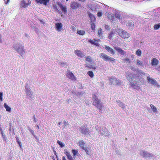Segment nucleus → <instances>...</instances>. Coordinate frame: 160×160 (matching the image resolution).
I'll use <instances>...</instances> for the list:
<instances>
[{
    "mask_svg": "<svg viewBox=\"0 0 160 160\" xmlns=\"http://www.w3.org/2000/svg\"><path fill=\"white\" fill-rule=\"evenodd\" d=\"M146 74L142 71L140 70L137 72L136 76L135 77L136 82L134 83L132 80L133 77L131 73H128L126 76V78L130 82V85L132 88L137 90H141L140 85H144L145 82L142 78L143 75Z\"/></svg>",
    "mask_w": 160,
    "mask_h": 160,
    "instance_id": "obj_1",
    "label": "nucleus"
},
{
    "mask_svg": "<svg viewBox=\"0 0 160 160\" xmlns=\"http://www.w3.org/2000/svg\"><path fill=\"white\" fill-rule=\"evenodd\" d=\"M92 99L93 100L92 105L95 106L98 109H99L100 112H102L103 106L101 100L98 98L97 96L95 95H94V96L93 97Z\"/></svg>",
    "mask_w": 160,
    "mask_h": 160,
    "instance_id": "obj_2",
    "label": "nucleus"
},
{
    "mask_svg": "<svg viewBox=\"0 0 160 160\" xmlns=\"http://www.w3.org/2000/svg\"><path fill=\"white\" fill-rule=\"evenodd\" d=\"M13 48L21 55L23 54L25 52L24 46L20 43H17L13 45Z\"/></svg>",
    "mask_w": 160,
    "mask_h": 160,
    "instance_id": "obj_3",
    "label": "nucleus"
},
{
    "mask_svg": "<svg viewBox=\"0 0 160 160\" xmlns=\"http://www.w3.org/2000/svg\"><path fill=\"white\" fill-rule=\"evenodd\" d=\"M117 31L118 33V35L124 39H127L129 37L128 33L124 31L122 29H117Z\"/></svg>",
    "mask_w": 160,
    "mask_h": 160,
    "instance_id": "obj_4",
    "label": "nucleus"
},
{
    "mask_svg": "<svg viewBox=\"0 0 160 160\" xmlns=\"http://www.w3.org/2000/svg\"><path fill=\"white\" fill-rule=\"evenodd\" d=\"M100 57L103 59L105 61H109L111 62H114L115 60L114 58L108 56L103 53H101Z\"/></svg>",
    "mask_w": 160,
    "mask_h": 160,
    "instance_id": "obj_5",
    "label": "nucleus"
},
{
    "mask_svg": "<svg viewBox=\"0 0 160 160\" xmlns=\"http://www.w3.org/2000/svg\"><path fill=\"white\" fill-rule=\"evenodd\" d=\"M109 80L110 83L111 84H116L119 86L122 83V82L120 80L113 77L110 78Z\"/></svg>",
    "mask_w": 160,
    "mask_h": 160,
    "instance_id": "obj_6",
    "label": "nucleus"
},
{
    "mask_svg": "<svg viewBox=\"0 0 160 160\" xmlns=\"http://www.w3.org/2000/svg\"><path fill=\"white\" fill-rule=\"evenodd\" d=\"M80 131L82 134L88 135L90 133L88 128L85 125H82L80 127Z\"/></svg>",
    "mask_w": 160,
    "mask_h": 160,
    "instance_id": "obj_7",
    "label": "nucleus"
},
{
    "mask_svg": "<svg viewBox=\"0 0 160 160\" xmlns=\"http://www.w3.org/2000/svg\"><path fill=\"white\" fill-rule=\"evenodd\" d=\"M66 76L68 78L72 80L75 81L77 79L76 77L74 75L73 73L69 71H67Z\"/></svg>",
    "mask_w": 160,
    "mask_h": 160,
    "instance_id": "obj_8",
    "label": "nucleus"
},
{
    "mask_svg": "<svg viewBox=\"0 0 160 160\" xmlns=\"http://www.w3.org/2000/svg\"><path fill=\"white\" fill-rule=\"evenodd\" d=\"M31 4V2L30 0H28V3H26L24 0H22L21 1L20 4L21 7L24 8H26L28 6L30 5Z\"/></svg>",
    "mask_w": 160,
    "mask_h": 160,
    "instance_id": "obj_9",
    "label": "nucleus"
},
{
    "mask_svg": "<svg viewBox=\"0 0 160 160\" xmlns=\"http://www.w3.org/2000/svg\"><path fill=\"white\" fill-rule=\"evenodd\" d=\"M88 42L91 44L95 45L97 46H99V44L98 42H100L101 40L99 39H94V41L91 39H89L88 40Z\"/></svg>",
    "mask_w": 160,
    "mask_h": 160,
    "instance_id": "obj_10",
    "label": "nucleus"
},
{
    "mask_svg": "<svg viewBox=\"0 0 160 160\" xmlns=\"http://www.w3.org/2000/svg\"><path fill=\"white\" fill-rule=\"evenodd\" d=\"M80 5V4L77 2H72L70 3V7L72 9H76L78 8Z\"/></svg>",
    "mask_w": 160,
    "mask_h": 160,
    "instance_id": "obj_11",
    "label": "nucleus"
},
{
    "mask_svg": "<svg viewBox=\"0 0 160 160\" xmlns=\"http://www.w3.org/2000/svg\"><path fill=\"white\" fill-rule=\"evenodd\" d=\"M62 27V25L60 22H57L55 24V29L58 32L61 31Z\"/></svg>",
    "mask_w": 160,
    "mask_h": 160,
    "instance_id": "obj_12",
    "label": "nucleus"
},
{
    "mask_svg": "<svg viewBox=\"0 0 160 160\" xmlns=\"http://www.w3.org/2000/svg\"><path fill=\"white\" fill-rule=\"evenodd\" d=\"M57 4L60 7L62 12L64 13H65L67 12V8L66 6H64L63 5L59 2H58Z\"/></svg>",
    "mask_w": 160,
    "mask_h": 160,
    "instance_id": "obj_13",
    "label": "nucleus"
},
{
    "mask_svg": "<svg viewBox=\"0 0 160 160\" xmlns=\"http://www.w3.org/2000/svg\"><path fill=\"white\" fill-rule=\"evenodd\" d=\"M147 79L148 82H150L151 84L154 85H157L158 84L157 82L152 78H150L149 77H147Z\"/></svg>",
    "mask_w": 160,
    "mask_h": 160,
    "instance_id": "obj_14",
    "label": "nucleus"
},
{
    "mask_svg": "<svg viewBox=\"0 0 160 160\" xmlns=\"http://www.w3.org/2000/svg\"><path fill=\"white\" fill-rule=\"evenodd\" d=\"M75 53L80 58H83L84 56V54L80 50H75Z\"/></svg>",
    "mask_w": 160,
    "mask_h": 160,
    "instance_id": "obj_15",
    "label": "nucleus"
},
{
    "mask_svg": "<svg viewBox=\"0 0 160 160\" xmlns=\"http://www.w3.org/2000/svg\"><path fill=\"white\" fill-rule=\"evenodd\" d=\"M78 144V145L83 149H84L86 148V147H84L85 143L83 140H81L79 141Z\"/></svg>",
    "mask_w": 160,
    "mask_h": 160,
    "instance_id": "obj_16",
    "label": "nucleus"
},
{
    "mask_svg": "<svg viewBox=\"0 0 160 160\" xmlns=\"http://www.w3.org/2000/svg\"><path fill=\"white\" fill-rule=\"evenodd\" d=\"M115 49L117 50L118 52L120 53L122 55H124L125 54V52L123 50L118 47H115Z\"/></svg>",
    "mask_w": 160,
    "mask_h": 160,
    "instance_id": "obj_17",
    "label": "nucleus"
},
{
    "mask_svg": "<svg viewBox=\"0 0 160 160\" xmlns=\"http://www.w3.org/2000/svg\"><path fill=\"white\" fill-rule=\"evenodd\" d=\"M98 36L101 39L103 38V32L101 28H99L98 29Z\"/></svg>",
    "mask_w": 160,
    "mask_h": 160,
    "instance_id": "obj_18",
    "label": "nucleus"
},
{
    "mask_svg": "<svg viewBox=\"0 0 160 160\" xmlns=\"http://www.w3.org/2000/svg\"><path fill=\"white\" fill-rule=\"evenodd\" d=\"M105 48L108 52L114 54V51L113 49L108 46H106Z\"/></svg>",
    "mask_w": 160,
    "mask_h": 160,
    "instance_id": "obj_19",
    "label": "nucleus"
},
{
    "mask_svg": "<svg viewBox=\"0 0 160 160\" xmlns=\"http://www.w3.org/2000/svg\"><path fill=\"white\" fill-rule=\"evenodd\" d=\"M107 16L108 18L109 19L113 21L114 20V17L112 16V14L110 12H107Z\"/></svg>",
    "mask_w": 160,
    "mask_h": 160,
    "instance_id": "obj_20",
    "label": "nucleus"
},
{
    "mask_svg": "<svg viewBox=\"0 0 160 160\" xmlns=\"http://www.w3.org/2000/svg\"><path fill=\"white\" fill-rule=\"evenodd\" d=\"M152 64L153 66L157 65L158 63V61L155 58H153L152 60Z\"/></svg>",
    "mask_w": 160,
    "mask_h": 160,
    "instance_id": "obj_21",
    "label": "nucleus"
},
{
    "mask_svg": "<svg viewBox=\"0 0 160 160\" xmlns=\"http://www.w3.org/2000/svg\"><path fill=\"white\" fill-rule=\"evenodd\" d=\"M114 16L117 19H121V14L118 12H116L114 13Z\"/></svg>",
    "mask_w": 160,
    "mask_h": 160,
    "instance_id": "obj_22",
    "label": "nucleus"
},
{
    "mask_svg": "<svg viewBox=\"0 0 160 160\" xmlns=\"http://www.w3.org/2000/svg\"><path fill=\"white\" fill-rule=\"evenodd\" d=\"M72 152L73 154V157L74 158H75L76 156H78V151L74 149H72Z\"/></svg>",
    "mask_w": 160,
    "mask_h": 160,
    "instance_id": "obj_23",
    "label": "nucleus"
},
{
    "mask_svg": "<svg viewBox=\"0 0 160 160\" xmlns=\"http://www.w3.org/2000/svg\"><path fill=\"white\" fill-rule=\"evenodd\" d=\"M83 150H85V151L86 153L88 155H90L91 154V150L89 148H88V147H86V148H84V149H83Z\"/></svg>",
    "mask_w": 160,
    "mask_h": 160,
    "instance_id": "obj_24",
    "label": "nucleus"
},
{
    "mask_svg": "<svg viewBox=\"0 0 160 160\" xmlns=\"http://www.w3.org/2000/svg\"><path fill=\"white\" fill-rule=\"evenodd\" d=\"M128 28L130 30H132L133 29V27L134 26V25L133 23L131 22H129L128 23Z\"/></svg>",
    "mask_w": 160,
    "mask_h": 160,
    "instance_id": "obj_25",
    "label": "nucleus"
},
{
    "mask_svg": "<svg viewBox=\"0 0 160 160\" xmlns=\"http://www.w3.org/2000/svg\"><path fill=\"white\" fill-rule=\"evenodd\" d=\"M151 108H152L153 112L154 113H156L158 112V111L156 108L152 104H151L150 105Z\"/></svg>",
    "mask_w": 160,
    "mask_h": 160,
    "instance_id": "obj_26",
    "label": "nucleus"
},
{
    "mask_svg": "<svg viewBox=\"0 0 160 160\" xmlns=\"http://www.w3.org/2000/svg\"><path fill=\"white\" fill-rule=\"evenodd\" d=\"M4 107L6 108V110L7 112H11V108L8 106L6 103H5L4 105Z\"/></svg>",
    "mask_w": 160,
    "mask_h": 160,
    "instance_id": "obj_27",
    "label": "nucleus"
},
{
    "mask_svg": "<svg viewBox=\"0 0 160 160\" xmlns=\"http://www.w3.org/2000/svg\"><path fill=\"white\" fill-rule=\"evenodd\" d=\"M151 154L149 153L148 152H145V151H143L142 155L143 157H150Z\"/></svg>",
    "mask_w": 160,
    "mask_h": 160,
    "instance_id": "obj_28",
    "label": "nucleus"
},
{
    "mask_svg": "<svg viewBox=\"0 0 160 160\" xmlns=\"http://www.w3.org/2000/svg\"><path fill=\"white\" fill-rule=\"evenodd\" d=\"M77 34L79 35H83L85 34V32L83 30H78L77 32Z\"/></svg>",
    "mask_w": 160,
    "mask_h": 160,
    "instance_id": "obj_29",
    "label": "nucleus"
},
{
    "mask_svg": "<svg viewBox=\"0 0 160 160\" xmlns=\"http://www.w3.org/2000/svg\"><path fill=\"white\" fill-rule=\"evenodd\" d=\"M88 15L89 17L91 18V20L92 21H94L95 20V17L91 13L89 12Z\"/></svg>",
    "mask_w": 160,
    "mask_h": 160,
    "instance_id": "obj_30",
    "label": "nucleus"
},
{
    "mask_svg": "<svg viewBox=\"0 0 160 160\" xmlns=\"http://www.w3.org/2000/svg\"><path fill=\"white\" fill-rule=\"evenodd\" d=\"M136 53L138 56H141L142 54L141 50L139 49H138L136 52Z\"/></svg>",
    "mask_w": 160,
    "mask_h": 160,
    "instance_id": "obj_31",
    "label": "nucleus"
},
{
    "mask_svg": "<svg viewBox=\"0 0 160 160\" xmlns=\"http://www.w3.org/2000/svg\"><path fill=\"white\" fill-rule=\"evenodd\" d=\"M88 74L89 76L91 78H93L94 76L93 73L92 71H89L88 72Z\"/></svg>",
    "mask_w": 160,
    "mask_h": 160,
    "instance_id": "obj_32",
    "label": "nucleus"
},
{
    "mask_svg": "<svg viewBox=\"0 0 160 160\" xmlns=\"http://www.w3.org/2000/svg\"><path fill=\"white\" fill-rule=\"evenodd\" d=\"M137 64L138 65L142 66L143 65L142 62L139 59H137Z\"/></svg>",
    "mask_w": 160,
    "mask_h": 160,
    "instance_id": "obj_33",
    "label": "nucleus"
},
{
    "mask_svg": "<svg viewBox=\"0 0 160 160\" xmlns=\"http://www.w3.org/2000/svg\"><path fill=\"white\" fill-rule=\"evenodd\" d=\"M160 27V23H159L157 24H155L154 25V28L156 30H157Z\"/></svg>",
    "mask_w": 160,
    "mask_h": 160,
    "instance_id": "obj_34",
    "label": "nucleus"
},
{
    "mask_svg": "<svg viewBox=\"0 0 160 160\" xmlns=\"http://www.w3.org/2000/svg\"><path fill=\"white\" fill-rule=\"evenodd\" d=\"M57 142L58 143L60 146V147L61 148H62L63 147H64L63 144L62 142L59 141V140H58Z\"/></svg>",
    "mask_w": 160,
    "mask_h": 160,
    "instance_id": "obj_35",
    "label": "nucleus"
},
{
    "mask_svg": "<svg viewBox=\"0 0 160 160\" xmlns=\"http://www.w3.org/2000/svg\"><path fill=\"white\" fill-rule=\"evenodd\" d=\"M91 28L94 31V30H95V24L93 22L91 24Z\"/></svg>",
    "mask_w": 160,
    "mask_h": 160,
    "instance_id": "obj_36",
    "label": "nucleus"
},
{
    "mask_svg": "<svg viewBox=\"0 0 160 160\" xmlns=\"http://www.w3.org/2000/svg\"><path fill=\"white\" fill-rule=\"evenodd\" d=\"M118 102L119 103V106L120 107H121L122 108H123V109L124 108V104L122 102L120 101L119 100V102Z\"/></svg>",
    "mask_w": 160,
    "mask_h": 160,
    "instance_id": "obj_37",
    "label": "nucleus"
},
{
    "mask_svg": "<svg viewBox=\"0 0 160 160\" xmlns=\"http://www.w3.org/2000/svg\"><path fill=\"white\" fill-rule=\"evenodd\" d=\"M91 57L89 56L87 57H86V60L89 62H91Z\"/></svg>",
    "mask_w": 160,
    "mask_h": 160,
    "instance_id": "obj_38",
    "label": "nucleus"
},
{
    "mask_svg": "<svg viewBox=\"0 0 160 160\" xmlns=\"http://www.w3.org/2000/svg\"><path fill=\"white\" fill-rule=\"evenodd\" d=\"M0 131L1 133L2 136V137L4 139H6L5 138V135L3 134V131L2 130V129H0Z\"/></svg>",
    "mask_w": 160,
    "mask_h": 160,
    "instance_id": "obj_39",
    "label": "nucleus"
},
{
    "mask_svg": "<svg viewBox=\"0 0 160 160\" xmlns=\"http://www.w3.org/2000/svg\"><path fill=\"white\" fill-rule=\"evenodd\" d=\"M105 28L106 30H110V26L108 25H105Z\"/></svg>",
    "mask_w": 160,
    "mask_h": 160,
    "instance_id": "obj_40",
    "label": "nucleus"
},
{
    "mask_svg": "<svg viewBox=\"0 0 160 160\" xmlns=\"http://www.w3.org/2000/svg\"><path fill=\"white\" fill-rule=\"evenodd\" d=\"M86 67H87L89 68L90 69L92 68L93 69H96V67H92V65H91L90 66H87Z\"/></svg>",
    "mask_w": 160,
    "mask_h": 160,
    "instance_id": "obj_41",
    "label": "nucleus"
},
{
    "mask_svg": "<svg viewBox=\"0 0 160 160\" xmlns=\"http://www.w3.org/2000/svg\"><path fill=\"white\" fill-rule=\"evenodd\" d=\"M53 8L56 11H58V9L57 8V6L56 5H54L53 6Z\"/></svg>",
    "mask_w": 160,
    "mask_h": 160,
    "instance_id": "obj_42",
    "label": "nucleus"
},
{
    "mask_svg": "<svg viewBox=\"0 0 160 160\" xmlns=\"http://www.w3.org/2000/svg\"><path fill=\"white\" fill-rule=\"evenodd\" d=\"M102 13L101 12H98V16L99 17H100L102 16Z\"/></svg>",
    "mask_w": 160,
    "mask_h": 160,
    "instance_id": "obj_43",
    "label": "nucleus"
},
{
    "mask_svg": "<svg viewBox=\"0 0 160 160\" xmlns=\"http://www.w3.org/2000/svg\"><path fill=\"white\" fill-rule=\"evenodd\" d=\"M123 60L124 61H127L129 63L130 62V59L128 58H125Z\"/></svg>",
    "mask_w": 160,
    "mask_h": 160,
    "instance_id": "obj_44",
    "label": "nucleus"
},
{
    "mask_svg": "<svg viewBox=\"0 0 160 160\" xmlns=\"http://www.w3.org/2000/svg\"><path fill=\"white\" fill-rule=\"evenodd\" d=\"M0 99L2 101V93L0 92Z\"/></svg>",
    "mask_w": 160,
    "mask_h": 160,
    "instance_id": "obj_45",
    "label": "nucleus"
},
{
    "mask_svg": "<svg viewBox=\"0 0 160 160\" xmlns=\"http://www.w3.org/2000/svg\"><path fill=\"white\" fill-rule=\"evenodd\" d=\"M30 132L32 133V134L35 137H36V136H35V135H34V131L32 130H31V129H30Z\"/></svg>",
    "mask_w": 160,
    "mask_h": 160,
    "instance_id": "obj_46",
    "label": "nucleus"
},
{
    "mask_svg": "<svg viewBox=\"0 0 160 160\" xmlns=\"http://www.w3.org/2000/svg\"><path fill=\"white\" fill-rule=\"evenodd\" d=\"M114 32H111L110 34L109 35V36L108 37L110 39V35L112 36V35L113 34Z\"/></svg>",
    "mask_w": 160,
    "mask_h": 160,
    "instance_id": "obj_47",
    "label": "nucleus"
},
{
    "mask_svg": "<svg viewBox=\"0 0 160 160\" xmlns=\"http://www.w3.org/2000/svg\"><path fill=\"white\" fill-rule=\"evenodd\" d=\"M18 143V144L19 145L20 147L21 148H22V144H21V142L19 141L18 142H17Z\"/></svg>",
    "mask_w": 160,
    "mask_h": 160,
    "instance_id": "obj_48",
    "label": "nucleus"
},
{
    "mask_svg": "<svg viewBox=\"0 0 160 160\" xmlns=\"http://www.w3.org/2000/svg\"><path fill=\"white\" fill-rule=\"evenodd\" d=\"M5 1V4H7L9 2L10 0H7V1H5V0H4Z\"/></svg>",
    "mask_w": 160,
    "mask_h": 160,
    "instance_id": "obj_49",
    "label": "nucleus"
},
{
    "mask_svg": "<svg viewBox=\"0 0 160 160\" xmlns=\"http://www.w3.org/2000/svg\"><path fill=\"white\" fill-rule=\"evenodd\" d=\"M33 118L34 119V121L35 122H37V120L36 119V118H35V115H34L33 117Z\"/></svg>",
    "mask_w": 160,
    "mask_h": 160,
    "instance_id": "obj_50",
    "label": "nucleus"
},
{
    "mask_svg": "<svg viewBox=\"0 0 160 160\" xmlns=\"http://www.w3.org/2000/svg\"><path fill=\"white\" fill-rule=\"evenodd\" d=\"M75 28L74 26H72V27L71 29L72 30L74 31Z\"/></svg>",
    "mask_w": 160,
    "mask_h": 160,
    "instance_id": "obj_51",
    "label": "nucleus"
},
{
    "mask_svg": "<svg viewBox=\"0 0 160 160\" xmlns=\"http://www.w3.org/2000/svg\"><path fill=\"white\" fill-rule=\"evenodd\" d=\"M16 138L17 142H18L19 141V138H18L16 136Z\"/></svg>",
    "mask_w": 160,
    "mask_h": 160,
    "instance_id": "obj_52",
    "label": "nucleus"
},
{
    "mask_svg": "<svg viewBox=\"0 0 160 160\" xmlns=\"http://www.w3.org/2000/svg\"><path fill=\"white\" fill-rule=\"evenodd\" d=\"M62 160H67L66 158L64 156H63L62 157Z\"/></svg>",
    "mask_w": 160,
    "mask_h": 160,
    "instance_id": "obj_53",
    "label": "nucleus"
},
{
    "mask_svg": "<svg viewBox=\"0 0 160 160\" xmlns=\"http://www.w3.org/2000/svg\"><path fill=\"white\" fill-rule=\"evenodd\" d=\"M35 127H36L37 128H38V129H39V127L38 125H36Z\"/></svg>",
    "mask_w": 160,
    "mask_h": 160,
    "instance_id": "obj_54",
    "label": "nucleus"
},
{
    "mask_svg": "<svg viewBox=\"0 0 160 160\" xmlns=\"http://www.w3.org/2000/svg\"><path fill=\"white\" fill-rule=\"evenodd\" d=\"M54 153L55 154V155H56V157H57V154H56V151L54 152Z\"/></svg>",
    "mask_w": 160,
    "mask_h": 160,
    "instance_id": "obj_55",
    "label": "nucleus"
},
{
    "mask_svg": "<svg viewBox=\"0 0 160 160\" xmlns=\"http://www.w3.org/2000/svg\"><path fill=\"white\" fill-rule=\"evenodd\" d=\"M52 159H53V160H55V158H52Z\"/></svg>",
    "mask_w": 160,
    "mask_h": 160,
    "instance_id": "obj_56",
    "label": "nucleus"
},
{
    "mask_svg": "<svg viewBox=\"0 0 160 160\" xmlns=\"http://www.w3.org/2000/svg\"><path fill=\"white\" fill-rule=\"evenodd\" d=\"M112 35L110 36V38H111L112 37Z\"/></svg>",
    "mask_w": 160,
    "mask_h": 160,
    "instance_id": "obj_57",
    "label": "nucleus"
},
{
    "mask_svg": "<svg viewBox=\"0 0 160 160\" xmlns=\"http://www.w3.org/2000/svg\"><path fill=\"white\" fill-rule=\"evenodd\" d=\"M68 0H66V1H68Z\"/></svg>",
    "mask_w": 160,
    "mask_h": 160,
    "instance_id": "obj_58",
    "label": "nucleus"
}]
</instances>
